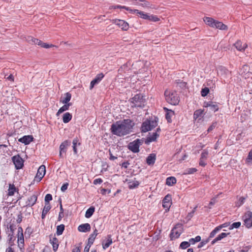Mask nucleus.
Listing matches in <instances>:
<instances>
[{
	"instance_id": "55",
	"label": "nucleus",
	"mask_w": 252,
	"mask_h": 252,
	"mask_svg": "<svg viewBox=\"0 0 252 252\" xmlns=\"http://www.w3.org/2000/svg\"><path fill=\"white\" fill-rule=\"evenodd\" d=\"M103 181L101 179L97 178L94 180L93 183L94 185L100 184Z\"/></svg>"
},
{
	"instance_id": "44",
	"label": "nucleus",
	"mask_w": 252,
	"mask_h": 252,
	"mask_svg": "<svg viewBox=\"0 0 252 252\" xmlns=\"http://www.w3.org/2000/svg\"><path fill=\"white\" fill-rule=\"evenodd\" d=\"M209 93V89L207 87L202 89L201 91V95L203 97L206 96Z\"/></svg>"
},
{
	"instance_id": "49",
	"label": "nucleus",
	"mask_w": 252,
	"mask_h": 252,
	"mask_svg": "<svg viewBox=\"0 0 252 252\" xmlns=\"http://www.w3.org/2000/svg\"><path fill=\"white\" fill-rule=\"evenodd\" d=\"M18 241L21 244H23L24 242V239L23 233H21V234H18Z\"/></svg>"
},
{
	"instance_id": "35",
	"label": "nucleus",
	"mask_w": 252,
	"mask_h": 252,
	"mask_svg": "<svg viewBox=\"0 0 252 252\" xmlns=\"http://www.w3.org/2000/svg\"><path fill=\"white\" fill-rule=\"evenodd\" d=\"M72 115L69 112L64 113L63 116V121L64 123H68L72 119Z\"/></svg>"
},
{
	"instance_id": "61",
	"label": "nucleus",
	"mask_w": 252,
	"mask_h": 252,
	"mask_svg": "<svg viewBox=\"0 0 252 252\" xmlns=\"http://www.w3.org/2000/svg\"><path fill=\"white\" fill-rule=\"evenodd\" d=\"M68 184H64L61 187V190L63 191H64L67 189L68 187Z\"/></svg>"
},
{
	"instance_id": "30",
	"label": "nucleus",
	"mask_w": 252,
	"mask_h": 252,
	"mask_svg": "<svg viewBox=\"0 0 252 252\" xmlns=\"http://www.w3.org/2000/svg\"><path fill=\"white\" fill-rule=\"evenodd\" d=\"M50 242L53 246V250L56 252L59 247V241L58 239L56 237H53L52 239H50Z\"/></svg>"
},
{
	"instance_id": "26",
	"label": "nucleus",
	"mask_w": 252,
	"mask_h": 252,
	"mask_svg": "<svg viewBox=\"0 0 252 252\" xmlns=\"http://www.w3.org/2000/svg\"><path fill=\"white\" fill-rule=\"evenodd\" d=\"M51 206L50 204V203H46L45 204V206L44 207V208L43 209L42 215H41V218L42 219H44L48 212L49 211V210L51 209Z\"/></svg>"
},
{
	"instance_id": "56",
	"label": "nucleus",
	"mask_w": 252,
	"mask_h": 252,
	"mask_svg": "<svg viewBox=\"0 0 252 252\" xmlns=\"http://www.w3.org/2000/svg\"><path fill=\"white\" fill-rule=\"evenodd\" d=\"M206 159H203L202 158H200L199 163V165L202 166H205L206 165Z\"/></svg>"
},
{
	"instance_id": "41",
	"label": "nucleus",
	"mask_w": 252,
	"mask_h": 252,
	"mask_svg": "<svg viewBox=\"0 0 252 252\" xmlns=\"http://www.w3.org/2000/svg\"><path fill=\"white\" fill-rule=\"evenodd\" d=\"M201 241V237L200 236H197L194 238H191L189 240L190 244L193 245L196 242H200Z\"/></svg>"
},
{
	"instance_id": "1",
	"label": "nucleus",
	"mask_w": 252,
	"mask_h": 252,
	"mask_svg": "<svg viewBox=\"0 0 252 252\" xmlns=\"http://www.w3.org/2000/svg\"><path fill=\"white\" fill-rule=\"evenodd\" d=\"M133 124L129 119L117 121L111 125L112 133L118 136H123L129 134L132 130Z\"/></svg>"
},
{
	"instance_id": "48",
	"label": "nucleus",
	"mask_w": 252,
	"mask_h": 252,
	"mask_svg": "<svg viewBox=\"0 0 252 252\" xmlns=\"http://www.w3.org/2000/svg\"><path fill=\"white\" fill-rule=\"evenodd\" d=\"M148 20L151 21L157 22V21H159V18L156 16L152 15H149Z\"/></svg>"
},
{
	"instance_id": "52",
	"label": "nucleus",
	"mask_w": 252,
	"mask_h": 252,
	"mask_svg": "<svg viewBox=\"0 0 252 252\" xmlns=\"http://www.w3.org/2000/svg\"><path fill=\"white\" fill-rule=\"evenodd\" d=\"M209 239H207L206 240H203L201 242H200L198 245V248H201L203 247L205 245H206L208 242Z\"/></svg>"
},
{
	"instance_id": "22",
	"label": "nucleus",
	"mask_w": 252,
	"mask_h": 252,
	"mask_svg": "<svg viewBox=\"0 0 252 252\" xmlns=\"http://www.w3.org/2000/svg\"><path fill=\"white\" fill-rule=\"evenodd\" d=\"M70 142L68 140L63 142L60 146V151L61 152L66 153L67 148L70 145Z\"/></svg>"
},
{
	"instance_id": "59",
	"label": "nucleus",
	"mask_w": 252,
	"mask_h": 252,
	"mask_svg": "<svg viewBox=\"0 0 252 252\" xmlns=\"http://www.w3.org/2000/svg\"><path fill=\"white\" fill-rule=\"evenodd\" d=\"M94 240L95 239L90 237L88 239V244L87 245L91 246L94 243Z\"/></svg>"
},
{
	"instance_id": "11",
	"label": "nucleus",
	"mask_w": 252,
	"mask_h": 252,
	"mask_svg": "<svg viewBox=\"0 0 252 252\" xmlns=\"http://www.w3.org/2000/svg\"><path fill=\"white\" fill-rule=\"evenodd\" d=\"M204 107H209L210 109L214 112H216L219 109L218 104L215 102L209 101L205 102L203 104Z\"/></svg>"
},
{
	"instance_id": "29",
	"label": "nucleus",
	"mask_w": 252,
	"mask_h": 252,
	"mask_svg": "<svg viewBox=\"0 0 252 252\" xmlns=\"http://www.w3.org/2000/svg\"><path fill=\"white\" fill-rule=\"evenodd\" d=\"M72 148L74 154L78 153L77 147L80 145L81 143L79 142V140L77 138H74L72 141Z\"/></svg>"
},
{
	"instance_id": "64",
	"label": "nucleus",
	"mask_w": 252,
	"mask_h": 252,
	"mask_svg": "<svg viewBox=\"0 0 252 252\" xmlns=\"http://www.w3.org/2000/svg\"><path fill=\"white\" fill-rule=\"evenodd\" d=\"M5 252H14V251L11 247H8L6 249Z\"/></svg>"
},
{
	"instance_id": "7",
	"label": "nucleus",
	"mask_w": 252,
	"mask_h": 252,
	"mask_svg": "<svg viewBox=\"0 0 252 252\" xmlns=\"http://www.w3.org/2000/svg\"><path fill=\"white\" fill-rule=\"evenodd\" d=\"M45 173L46 167L45 165H42L38 169L36 175L34 178V181L37 182H40L45 175Z\"/></svg>"
},
{
	"instance_id": "24",
	"label": "nucleus",
	"mask_w": 252,
	"mask_h": 252,
	"mask_svg": "<svg viewBox=\"0 0 252 252\" xmlns=\"http://www.w3.org/2000/svg\"><path fill=\"white\" fill-rule=\"evenodd\" d=\"M213 28L218 29L221 30H226L227 29V27L222 22L216 20Z\"/></svg>"
},
{
	"instance_id": "57",
	"label": "nucleus",
	"mask_w": 252,
	"mask_h": 252,
	"mask_svg": "<svg viewBox=\"0 0 252 252\" xmlns=\"http://www.w3.org/2000/svg\"><path fill=\"white\" fill-rule=\"evenodd\" d=\"M216 126V123H213L211 126H210L208 128V133L211 132L215 127Z\"/></svg>"
},
{
	"instance_id": "6",
	"label": "nucleus",
	"mask_w": 252,
	"mask_h": 252,
	"mask_svg": "<svg viewBox=\"0 0 252 252\" xmlns=\"http://www.w3.org/2000/svg\"><path fill=\"white\" fill-rule=\"evenodd\" d=\"M141 144V140L137 139L132 142H130L128 146L129 150L133 153H138L139 151V146Z\"/></svg>"
},
{
	"instance_id": "27",
	"label": "nucleus",
	"mask_w": 252,
	"mask_h": 252,
	"mask_svg": "<svg viewBox=\"0 0 252 252\" xmlns=\"http://www.w3.org/2000/svg\"><path fill=\"white\" fill-rule=\"evenodd\" d=\"M229 234V233H221L220 234L218 235L215 239H214L211 242L212 245H214L218 241L221 240L222 239L226 237Z\"/></svg>"
},
{
	"instance_id": "42",
	"label": "nucleus",
	"mask_w": 252,
	"mask_h": 252,
	"mask_svg": "<svg viewBox=\"0 0 252 252\" xmlns=\"http://www.w3.org/2000/svg\"><path fill=\"white\" fill-rule=\"evenodd\" d=\"M190 244L189 241H184L182 242L180 245V248L182 249H186L190 246Z\"/></svg>"
},
{
	"instance_id": "20",
	"label": "nucleus",
	"mask_w": 252,
	"mask_h": 252,
	"mask_svg": "<svg viewBox=\"0 0 252 252\" xmlns=\"http://www.w3.org/2000/svg\"><path fill=\"white\" fill-rule=\"evenodd\" d=\"M216 21L211 17H206L204 18V21L205 24L212 28H214Z\"/></svg>"
},
{
	"instance_id": "3",
	"label": "nucleus",
	"mask_w": 252,
	"mask_h": 252,
	"mask_svg": "<svg viewBox=\"0 0 252 252\" xmlns=\"http://www.w3.org/2000/svg\"><path fill=\"white\" fill-rule=\"evenodd\" d=\"M157 125L158 122L156 119L154 120H147L143 123L141 126V131L143 132H147L156 127Z\"/></svg>"
},
{
	"instance_id": "33",
	"label": "nucleus",
	"mask_w": 252,
	"mask_h": 252,
	"mask_svg": "<svg viewBox=\"0 0 252 252\" xmlns=\"http://www.w3.org/2000/svg\"><path fill=\"white\" fill-rule=\"evenodd\" d=\"M177 180L174 177H169L166 179V184L169 186H172L176 183Z\"/></svg>"
},
{
	"instance_id": "32",
	"label": "nucleus",
	"mask_w": 252,
	"mask_h": 252,
	"mask_svg": "<svg viewBox=\"0 0 252 252\" xmlns=\"http://www.w3.org/2000/svg\"><path fill=\"white\" fill-rule=\"evenodd\" d=\"M71 103L64 104V105L61 107L57 112L56 114L57 116H59L60 114L62 113L65 111L68 110L69 107L70 106H71Z\"/></svg>"
},
{
	"instance_id": "46",
	"label": "nucleus",
	"mask_w": 252,
	"mask_h": 252,
	"mask_svg": "<svg viewBox=\"0 0 252 252\" xmlns=\"http://www.w3.org/2000/svg\"><path fill=\"white\" fill-rule=\"evenodd\" d=\"M197 171L196 169L195 168H189L186 170V172L184 173V174H191Z\"/></svg>"
},
{
	"instance_id": "39",
	"label": "nucleus",
	"mask_w": 252,
	"mask_h": 252,
	"mask_svg": "<svg viewBox=\"0 0 252 252\" xmlns=\"http://www.w3.org/2000/svg\"><path fill=\"white\" fill-rule=\"evenodd\" d=\"M64 230V225L63 224H60V225L57 226V234L59 235H61L63 234V231Z\"/></svg>"
},
{
	"instance_id": "18",
	"label": "nucleus",
	"mask_w": 252,
	"mask_h": 252,
	"mask_svg": "<svg viewBox=\"0 0 252 252\" xmlns=\"http://www.w3.org/2000/svg\"><path fill=\"white\" fill-rule=\"evenodd\" d=\"M170 200L171 197L169 195H166L163 200L162 206L166 210L169 209L171 204Z\"/></svg>"
},
{
	"instance_id": "36",
	"label": "nucleus",
	"mask_w": 252,
	"mask_h": 252,
	"mask_svg": "<svg viewBox=\"0 0 252 252\" xmlns=\"http://www.w3.org/2000/svg\"><path fill=\"white\" fill-rule=\"evenodd\" d=\"M16 189L13 184H9V189H8L7 195L8 196H12L14 194Z\"/></svg>"
},
{
	"instance_id": "5",
	"label": "nucleus",
	"mask_w": 252,
	"mask_h": 252,
	"mask_svg": "<svg viewBox=\"0 0 252 252\" xmlns=\"http://www.w3.org/2000/svg\"><path fill=\"white\" fill-rule=\"evenodd\" d=\"M243 220L244 224L248 228H250L252 227V212L251 211H247L243 216Z\"/></svg>"
},
{
	"instance_id": "4",
	"label": "nucleus",
	"mask_w": 252,
	"mask_h": 252,
	"mask_svg": "<svg viewBox=\"0 0 252 252\" xmlns=\"http://www.w3.org/2000/svg\"><path fill=\"white\" fill-rule=\"evenodd\" d=\"M183 231V227L181 224H176L171 230L170 234L171 240L177 239L180 237Z\"/></svg>"
},
{
	"instance_id": "9",
	"label": "nucleus",
	"mask_w": 252,
	"mask_h": 252,
	"mask_svg": "<svg viewBox=\"0 0 252 252\" xmlns=\"http://www.w3.org/2000/svg\"><path fill=\"white\" fill-rule=\"evenodd\" d=\"M112 23L118 26L124 31H127L129 28L128 24L123 20L114 19L112 20Z\"/></svg>"
},
{
	"instance_id": "34",
	"label": "nucleus",
	"mask_w": 252,
	"mask_h": 252,
	"mask_svg": "<svg viewBox=\"0 0 252 252\" xmlns=\"http://www.w3.org/2000/svg\"><path fill=\"white\" fill-rule=\"evenodd\" d=\"M71 98V95L69 93H66L64 94V96L63 97L61 101L63 104H68V102L70 100Z\"/></svg>"
},
{
	"instance_id": "37",
	"label": "nucleus",
	"mask_w": 252,
	"mask_h": 252,
	"mask_svg": "<svg viewBox=\"0 0 252 252\" xmlns=\"http://www.w3.org/2000/svg\"><path fill=\"white\" fill-rule=\"evenodd\" d=\"M94 210L95 209L94 207H90L86 212L85 217L90 218L93 215Z\"/></svg>"
},
{
	"instance_id": "51",
	"label": "nucleus",
	"mask_w": 252,
	"mask_h": 252,
	"mask_svg": "<svg viewBox=\"0 0 252 252\" xmlns=\"http://www.w3.org/2000/svg\"><path fill=\"white\" fill-rule=\"evenodd\" d=\"M98 234V231L96 229V228H95L93 233L90 235V237H91L93 238V239H95Z\"/></svg>"
},
{
	"instance_id": "60",
	"label": "nucleus",
	"mask_w": 252,
	"mask_h": 252,
	"mask_svg": "<svg viewBox=\"0 0 252 252\" xmlns=\"http://www.w3.org/2000/svg\"><path fill=\"white\" fill-rule=\"evenodd\" d=\"M247 160L248 161H250L251 160H252V149L250 151V152L249 153Z\"/></svg>"
},
{
	"instance_id": "21",
	"label": "nucleus",
	"mask_w": 252,
	"mask_h": 252,
	"mask_svg": "<svg viewBox=\"0 0 252 252\" xmlns=\"http://www.w3.org/2000/svg\"><path fill=\"white\" fill-rule=\"evenodd\" d=\"M203 116V110L202 109H198L194 112L193 118L195 120H200Z\"/></svg>"
},
{
	"instance_id": "43",
	"label": "nucleus",
	"mask_w": 252,
	"mask_h": 252,
	"mask_svg": "<svg viewBox=\"0 0 252 252\" xmlns=\"http://www.w3.org/2000/svg\"><path fill=\"white\" fill-rule=\"evenodd\" d=\"M208 156V151L206 149L203 150L202 152L201 153L200 158L207 160Z\"/></svg>"
},
{
	"instance_id": "8",
	"label": "nucleus",
	"mask_w": 252,
	"mask_h": 252,
	"mask_svg": "<svg viewBox=\"0 0 252 252\" xmlns=\"http://www.w3.org/2000/svg\"><path fill=\"white\" fill-rule=\"evenodd\" d=\"M12 161L17 169H21L24 165V160L19 155L13 156Z\"/></svg>"
},
{
	"instance_id": "38",
	"label": "nucleus",
	"mask_w": 252,
	"mask_h": 252,
	"mask_svg": "<svg viewBox=\"0 0 252 252\" xmlns=\"http://www.w3.org/2000/svg\"><path fill=\"white\" fill-rule=\"evenodd\" d=\"M28 41L29 42L32 41L34 44H37V45L40 46L41 47L42 46V44H43V43L42 41H41L38 39L33 38L32 37H30L29 38Z\"/></svg>"
},
{
	"instance_id": "12",
	"label": "nucleus",
	"mask_w": 252,
	"mask_h": 252,
	"mask_svg": "<svg viewBox=\"0 0 252 252\" xmlns=\"http://www.w3.org/2000/svg\"><path fill=\"white\" fill-rule=\"evenodd\" d=\"M132 102L133 103L135 106L136 107H141V103H143V96L140 94H137L135 95L132 98Z\"/></svg>"
},
{
	"instance_id": "28",
	"label": "nucleus",
	"mask_w": 252,
	"mask_h": 252,
	"mask_svg": "<svg viewBox=\"0 0 252 252\" xmlns=\"http://www.w3.org/2000/svg\"><path fill=\"white\" fill-rule=\"evenodd\" d=\"M225 226H226V225H225V224H223L222 225H220V226H218L216 227L210 233L209 238H211L214 237L215 236V235L217 234V233H218L219 231H220L222 227H224Z\"/></svg>"
},
{
	"instance_id": "54",
	"label": "nucleus",
	"mask_w": 252,
	"mask_h": 252,
	"mask_svg": "<svg viewBox=\"0 0 252 252\" xmlns=\"http://www.w3.org/2000/svg\"><path fill=\"white\" fill-rule=\"evenodd\" d=\"M9 228L10 229V233H9V236H10L11 234L13 235L14 231L15 229V225H14L13 224H11L10 225Z\"/></svg>"
},
{
	"instance_id": "2",
	"label": "nucleus",
	"mask_w": 252,
	"mask_h": 252,
	"mask_svg": "<svg viewBox=\"0 0 252 252\" xmlns=\"http://www.w3.org/2000/svg\"><path fill=\"white\" fill-rule=\"evenodd\" d=\"M164 95L166 101L174 105L178 104L179 102V97L177 93L175 91L166 90Z\"/></svg>"
},
{
	"instance_id": "14",
	"label": "nucleus",
	"mask_w": 252,
	"mask_h": 252,
	"mask_svg": "<svg viewBox=\"0 0 252 252\" xmlns=\"http://www.w3.org/2000/svg\"><path fill=\"white\" fill-rule=\"evenodd\" d=\"M33 138L32 135H25L22 138L19 139L18 141L25 145H28L33 140Z\"/></svg>"
},
{
	"instance_id": "45",
	"label": "nucleus",
	"mask_w": 252,
	"mask_h": 252,
	"mask_svg": "<svg viewBox=\"0 0 252 252\" xmlns=\"http://www.w3.org/2000/svg\"><path fill=\"white\" fill-rule=\"evenodd\" d=\"M241 222L239 221L233 223L230 225L229 229H232L234 228H238L241 226Z\"/></svg>"
},
{
	"instance_id": "40",
	"label": "nucleus",
	"mask_w": 252,
	"mask_h": 252,
	"mask_svg": "<svg viewBox=\"0 0 252 252\" xmlns=\"http://www.w3.org/2000/svg\"><path fill=\"white\" fill-rule=\"evenodd\" d=\"M134 12L139 15L140 17L144 19H148L149 15L142 11H140L138 10H135Z\"/></svg>"
},
{
	"instance_id": "31",
	"label": "nucleus",
	"mask_w": 252,
	"mask_h": 252,
	"mask_svg": "<svg viewBox=\"0 0 252 252\" xmlns=\"http://www.w3.org/2000/svg\"><path fill=\"white\" fill-rule=\"evenodd\" d=\"M156 161V155L155 154H150L146 159L147 163L148 165L154 164Z\"/></svg>"
},
{
	"instance_id": "50",
	"label": "nucleus",
	"mask_w": 252,
	"mask_h": 252,
	"mask_svg": "<svg viewBox=\"0 0 252 252\" xmlns=\"http://www.w3.org/2000/svg\"><path fill=\"white\" fill-rule=\"evenodd\" d=\"M245 200H246V197H243V196L240 197L239 198L238 202V205L239 206L242 205L245 202Z\"/></svg>"
},
{
	"instance_id": "19",
	"label": "nucleus",
	"mask_w": 252,
	"mask_h": 252,
	"mask_svg": "<svg viewBox=\"0 0 252 252\" xmlns=\"http://www.w3.org/2000/svg\"><path fill=\"white\" fill-rule=\"evenodd\" d=\"M158 136L159 134L157 133V132H154L152 134L149 133L148 136L147 138L146 142L148 143L155 141Z\"/></svg>"
},
{
	"instance_id": "47",
	"label": "nucleus",
	"mask_w": 252,
	"mask_h": 252,
	"mask_svg": "<svg viewBox=\"0 0 252 252\" xmlns=\"http://www.w3.org/2000/svg\"><path fill=\"white\" fill-rule=\"evenodd\" d=\"M52 196L51 194H47L45 197V204L49 203V201L52 200Z\"/></svg>"
},
{
	"instance_id": "53",
	"label": "nucleus",
	"mask_w": 252,
	"mask_h": 252,
	"mask_svg": "<svg viewBox=\"0 0 252 252\" xmlns=\"http://www.w3.org/2000/svg\"><path fill=\"white\" fill-rule=\"evenodd\" d=\"M41 47L43 48L47 49V48H51L52 47H54V45L53 44H49L43 42V44H42Z\"/></svg>"
},
{
	"instance_id": "17",
	"label": "nucleus",
	"mask_w": 252,
	"mask_h": 252,
	"mask_svg": "<svg viewBox=\"0 0 252 252\" xmlns=\"http://www.w3.org/2000/svg\"><path fill=\"white\" fill-rule=\"evenodd\" d=\"M112 243L113 242L112 239L111 238V235H107L106 240L105 241H104L102 243L103 249L104 250H106L112 244Z\"/></svg>"
},
{
	"instance_id": "25",
	"label": "nucleus",
	"mask_w": 252,
	"mask_h": 252,
	"mask_svg": "<svg viewBox=\"0 0 252 252\" xmlns=\"http://www.w3.org/2000/svg\"><path fill=\"white\" fill-rule=\"evenodd\" d=\"M164 109L166 111V119L168 122L170 123L171 122V117L174 115V112L171 110H169L165 107Z\"/></svg>"
},
{
	"instance_id": "15",
	"label": "nucleus",
	"mask_w": 252,
	"mask_h": 252,
	"mask_svg": "<svg viewBox=\"0 0 252 252\" xmlns=\"http://www.w3.org/2000/svg\"><path fill=\"white\" fill-rule=\"evenodd\" d=\"M78 230L80 232H86L91 230V225L88 223H86L80 225L78 227Z\"/></svg>"
},
{
	"instance_id": "10",
	"label": "nucleus",
	"mask_w": 252,
	"mask_h": 252,
	"mask_svg": "<svg viewBox=\"0 0 252 252\" xmlns=\"http://www.w3.org/2000/svg\"><path fill=\"white\" fill-rule=\"evenodd\" d=\"M104 75L103 73L98 74L94 79H93L90 83V89L92 90L95 85L98 84L101 80L103 78Z\"/></svg>"
},
{
	"instance_id": "62",
	"label": "nucleus",
	"mask_w": 252,
	"mask_h": 252,
	"mask_svg": "<svg viewBox=\"0 0 252 252\" xmlns=\"http://www.w3.org/2000/svg\"><path fill=\"white\" fill-rule=\"evenodd\" d=\"M129 164V163L128 162H124L122 164V167L125 168V169H126Z\"/></svg>"
},
{
	"instance_id": "58",
	"label": "nucleus",
	"mask_w": 252,
	"mask_h": 252,
	"mask_svg": "<svg viewBox=\"0 0 252 252\" xmlns=\"http://www.w3.org/2000/svg\"><path fill=\"white\" fill-rule=\"evenodd\" d=\"M217 198V197H215L211 199V200L210 201V202L209 203L210 206H212L215 204V203L217 202V200H216Z\"/></svg>"
},
{
	"instance_id": "16",
	"label": "nucleus",
	"mask_w": 252,
	"mask_h": 252,
	"mask_svg": "<svg viewBox=\"0 0 252 252\" xmlns=\"http://www.w3.org/2000/svg\"><path fill=\"white\" fill-rule=\"evenodd\" d=\"M234 46L240 51H244L247 47V44L246 43H243L240 40H238L234 44Z\"/></svg>"
},
{
	"instance_id": "23",
	"label": "nucleus",
	"mask_w": 252,
	"mask_h": 252,
	"mask_svg": "<svg viewBox=\"0 0 252 252\" xmlns=\"http://www.w3.org/2000/svg\"><path fill=\"white\" fill-rule=\"evenodd\" d=\"M127 182L128 188L133 189L138 187L139 183L136 180H126Z\"/></svg>"
},
{
	"instance_id": "63",
	"label": "nucleus",
	"mask_w": 252,
	"mask_h": 252,
	"mask_svg": "<svg viewBox=\"0 0 252 252\" xmlns=\"http://www.w3.org/2000/svg\"><path fill=\"white\" fill-rule=\"evenodd\" d=\"M110 158L109 159L111 160H114L117 158L116 157L114 156L111 153V151H109Z\"/></svg>"
},
{
	"instance_id": "13",
	"label": "nucleus",
	"mask_w": 252,
	"mask_h": 252,
	"mask_svg": "<svg viewBox=\"0 0 252 252\" xmlns=\"http://www.w3.org/2000/svg\"><path fill=\"white\" fill-rule=\"evenodd\" d=\"M37 196V193H34L30 196L26 202L27 205L29 206H33L36 202Z\"/></svg>"
}]
</instances>
